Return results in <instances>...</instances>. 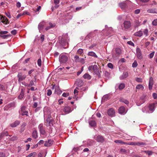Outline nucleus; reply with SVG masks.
<instances>
[{
  "mask_svg": "<svg viewBox=\"0 0 157 157\" xmlns=\"http://www.w3.org/2000/svg\"><path fill=\"white\" fill-rule=\"evenodd\" d=\"M44 118H47L45 123H48L51 118L50 109L47 107H44Z\"/></svg>",
  "mask_w": 157,
  "mask_h": 157,
  "instance_id": "f257e3e1",
  "label": "nucleus"
},
{
  "mask_svg": "<svg viewBox=\"0 0 157 157\" xmlns=\"http://www.w3.org/2000/svg\"><path fill=\"white\" fill-rule=\"evenodd\" d=\"M132 24L130 21H125L121 25L122 29L124 30L128 29L130 28Z\"/></svg>",
  "mask_w": 157,
  "mask_h": 157,
  "instance_id": "f03ea898",
  "label": "nucleus"
},
{
  "mask_svg": "<svg viewBox=\"0 0 157 157\" xmlns=\"http://www.w3.org/2000/svg\"><path fill=\"white\" fill-rule=\"evenodd\" d=\"M131 2L129 1H126L119 4V6L122 9L124 10L131 4Z\"/></svg>",
  "mask_w": 157,
  "mask_h": 157,
  "instance_id": "7ed1b4c3",
  "label": "nucleus"
},
{
  "mask_svg": "<svg viewBox=\"0 0 157 157\" xmlns=\"http://www.w3.org/2000/svg\"><path fill=\"white\" fill-rule=\"evenodd\" d=\"M121 54V49L119 48H116L113 53L112 56L113 58L116 59L119 57Z\"/></svg>",
  "mask_w": 157,
  "mask_h": 157,
  "instance_id": "20e7f679",
  "label": "nucleus"
},
{
  "mask_svg": "<svg viewBox=\"0 0 157 157\" xmlns=\"http://www.w3.org/2000/svg\"><path fill=\"white\" fill-rule=\"evenodd\" d=\"M68 59L67 57L63 53L61 54L59 56V60L61 63H66Z\"/></svg>",
  "mask_w": 157,
  "mask_h": 157,
  "instance_id": "39448f33",
  "label": "nucleus"
},
{
  "mask_svg": "<svg viewBox=\"0 0 157 157\" xmlns=\"http://www.w3.org/2000/svg\"><path fill=\"white\" fill-rule=\"evenodd\" d=\"M79 82L80 83L81 85L78 84V86L76 87V89L78 90H79L81 91H85L88 89V87L87 86L81 87L83 84V82L82 80L80 81Z\"/></svg>",
  "mask_w": 157,
  "mask_h": 157,
  "instance_id": "423d86ee",
  "label": "nucleus"
},
{
  "mask_svg": "<svg viewBox=\"0 0 157 157\" xmlns=\"http://www.w3.org/2000/svg\"><path fill=\"white\" fill-rule=\"evenodd\" d=\"M68 39L67 38L62 37L61 40V44L63 46L64 48H66L68 45Z\"/></svg>",
  "mask_w": 157,
  "mask_h": 157,
  "instance_id": "0eeeda50",
  "label": "nucleus"
},
{
  "mask_svg": "<svg viewBox=\"0 0 157 157\" xmlns=\"http://www.w3.org/2000/svg\"><path fill=\"white\" fill-rule=\"evenodd\" d=\"M156 106H157V102L150 104L148 107L149 109V113H152L155 110V107Z\"/></svg>",
  "mask_w": 157,
  "mask_h": 157,
  "instance_id": "6e6552de",
  "label": "nucleus"
},
{
  "mask_svg": "<svg viewBox=\"0 0 157 157\" xmlns=\"http://www.w3.org/2000/svg\"><path fill=\"white\" fill-rule=\"evenodd\" d=\"M26 108L25 106H22L21 108V110L19 111V113L22 116H28V112L26 110Z\"/></svg>",
  "mask_w": 157,
  "mask_h": 157,
  "instance_id": "1a4fd4ad",
  "label": "nucleus"
},
{
  "mask_svg": "<svg viewBox=\"0 0 157 157\" xmlns=\"http://www.w3.org/2000/svg\"><path fill=\"white\" fill-rule=\"evenodd\" d=\"M75 61L76 63H80L83 64L85 63V60L83 58H79L78 55H75L74 57Z\"/></svg>",
  "mask_w": 157,
  "mask_h": 157,
  "instance_id": "9d476101",
  "label": "nucleus"
},
{
  "mask_svg": "<svg viewBox=\"0 0 157 157\" xmlns=\"http://www.w3.org/2000/svg\"><path fill=\"white\" fill-rule=\"evenodd\" d=\"M38 129L41 135H44L45 134V131L43 124H41L39 125Z\"/></svg>",
  "mask_w": 157,
  "mask_h": 157,
  "instance_id": "9b49d317",
  "label": "nucleus"
},
{
  "mask_svg": "<svg viewBox=\"0 0 157 157\" xmlns=\"http://www.w3.org/2000/svg\"><path fill=\"white\" fill-rule=\"evenodd\" d=\"M94 139L98 142L99 143H103L104 140L103 137L101 136L98 135L97 136H95Z\"/></svg>",
  "mask_w": 157,
  "mask_h": 157,
  "instance_id": "f8f14e48",
  "label": "nucleus"
},
{
  "mask_svg": "<svg viewBox=\"0 0 157 157\" xmlns=\"http://www.w3.org/2000/svg\"><path fill=\"white\" fill-rule=\"evenodd\" d=\"M108 115L111 117L115 116V112L114 109L113 108H110L108 109L107 111Z\"/></svg>",
  "mask_w": 157,
  "mask_h": 157,
  "instance_id": "ddd939ff",
  "label": "nucleus"
},
{
  "mask_svg": "<svg viewBox=\"0 0 157 157\" xmlns=\"http://www.w3.org/2000/svg\"><path fill=\"white\" fill-rule=\"evenodd\" d=\"M136 52V55L138 58L140 59H141L143 57L140 49L139 48H137Z\"/></svg>",
  "mask_w": 157,
  "mask_h": 157,
  "instance_id": "4468645a",
  "label": "nucleus"
},
{
  "mask_svg": "<svg viewBox=\"0 0 157 157\" xmlns=\"http://www.w3.org/2000/svg\"><path fill=\"white\" fill-rule=\"evenodd\" d=\"M63 110L66 114H67L71 112L72 110L70 107L67 106L63 108Z\"/></svg>",
  "mask_w": 157,
  "mask_h": 157,
  "instance_id": "2eb2a0df",
  "label": "nucleus"
},
{
  "mask_svg": "<svg viewBox=\"0 0 157 157\" xmlns=\"http://www.w3.org/2000/svg\"><path fill=\"white\" fill-rule=\"evenodd\" d=\"M92 70L94 71L95 74L97 75H98L99 74V71L98 68V67L97 65H92Z\"/></svg>",
  "mask_w": 157,
  "mask_h": 157,
  "instance_id": "dca6fc26",
  "label": "nucleus"
},
{
  "mask_svg": "<svg viewBox=\"0 0 157 157\" xmlns=\"http://www.w3.org/2000/svg\"><path fill=\"white\" fill-rule=\"evenodd\" d=\"M2 22L5 24H9V21L7 18L5 16H2L1 18Z\"/></svg>",
  "mask_w": 157,
  "mask_h": 157,
  "instance_id": "f3484780",
  "label": "nucleus"
},
{
  "mask_svg": "<svg viewBox=\"0 0 157 157\" xmlns=\"http://www.w3.org/2000/svg\"><path fill=\"white\" fill-rule=\"evenodd\" d=\"M118 112L120 114H124L126 113L125 108L123 106H121L119 108Z\"/></svg>",
  "mask_w": 157,
  "mask_h": 157,
  "instance_id": "a211bd4d",
  "label": "nucleus"
},
{
  "mask_svg": "<svg viewBox=\"0 0 157 157\" xmlns=\"http://www.w3.org/2000/svg\"><path fill=\"white\" fill-rule=\"evenodd\" d=\"M18 81L20 82L24 80L26 78V75H22L19 74L18 75Z\"/></svg>",
  "mask_w": 157,
  "mask_h": 157,
  "instance_id": "6ab92c4d",
  "label": "nucleus"
},
{
  "mask_svg": "<svg viewBox=\"0 0 157 157\" xmlns=\"http://www.w3.org/2000/svg\"><path fill=\"white\" fill-rule=\"evenodd\" d=\"M44 25L45 23L44 22H40L38 26V28L40 33L41 32Z\"/></svg>",
  "mask_w": 157,
  "mask_h": 157,
  "instance_id": "aec40b11",
  "label": "nucleus"
},
{
  "mask_svg": "<svg viewBox=\"0 0 157 157\" xmlns=\"http://www.w3.org/2000/svg\"><path fill=\"white\" fill-rule=\"evenodd\" d=\"M56 25V24L55 23L52 24L51 22H49V25L47 27L45 28V29L46 30H48L50 29L55 27Z\"/></svg>",
  "mask_w": 157,
  "mask_h": 157,
  "instance_id": "412c9836",
  "label": "nucleus"
},
{
  "mask_svg": "<svg viewBox=\"0 0 157 157\" xmlns=\"http://www.w3.org/2000/svg\"><path fill=\"white\" fill-rule=\"evenodd\" d=\"M153 80L152 77H150L149 80V88L151 90L152 89L153 85Z\"/></svg>",
  "mask_w": 157,
  "mask_h": 157,
  "instance_id": "4be33fe9",
  "label": "nucleus"
},
{
  "mask_svg": "<svg viewBox=\"0 0 157 157\" xmlns=\"http://www.w3.org/2000/svg\"><path fill=\"white\" fill-rule=\"evenodd\" d=\"M143 35V31L142 30H140L138 32L134 33V35L135 36L141 37Z\"/></svg>",
  "mask_w": 157,
  "mask_h": 157,
  "instance_id": "5701e85b",
  "label": "nucleus"
},
{
  "mask_svg": "<svg viewBox=\"0 0 157 157\" xmlns=\"http://www.w3.org/2000/svg\"><path fill=\"white\" fill-rule=\"evenodd\" d=\"M20 123V121H16L13 123L10 124V126L12 127H15L18 125Z\"/></svg>",
  "mask_w": 157,
  "mask_h": 157,
  "instance_id": "b1692460",
  "label": "nucleus"
},
{
  "mask_svg": "<svg viewBox=\"0 0 157 157\" xmlns=\"http://www.w3.org/2000/svg\"><path fill=\"white\" fill-rule=\"evenodd\" d=\"M52 140H48V141H46L44 143V145L45 147H48L51 146L52 144Z\"/></svg>",
  "mask_w": 157,
  "mask_h": 157,
  "instance_id": "393cba45",
  "label": "nucleus"
},
{
  "mask_svg": "<svg viewBox=\"0 0 157 157\" xmlns=\"http://www.w3.org/2000/svg\"><path fill=\"white\" fill-rule=\"evenodd\" d=\"M87 145L88 146H91L95 143L94 140H87Z\"/></svg>",
  "mask_w": 157,
  "mask_h": 157,
  "instance_id": "a878e982",
  "label": "nucleus"
},
{
  "mask_svg": "<svg viewBox=\"0 0 157 157\" xmlns=\"http://www.w3.org/2000/svg\"><path fill=\"white\" fill-rule=\"evenodd\" d=\"M88 55L89 56H91L94 57L95 58L98 57V56L95 54V53L93 52H89Z\"/></svg>",
  "mask_w": 157,
  "mask_h": 157,
  "instance_id": "bb28decb",
  "label": "nucleus"
},
{
  "mask_svg": "<svg viewBox=\"0 0 157 157\" xmlns=\"http://www.w3.org/2000/svg\"><path fill=\"white\" fill-rule=\"evenodd\" d=\"M24 97V92L23 89L21 90V93L18 97V99H22Z\"/></svg>",
  "mask_w": 157,
  "mask_h": 157,
  "instance_id": "cd10ccee",
  "label": "nucleus"
},
{
  "mask_svg": "<svg viewBox=\"0 0 157 157\" xmlns=\"http://www.w3.org/2000/svg\"><path fill=\"white\" fill-rule=\"evenodd\" d=\"M128 73L127 72H124L123 73V75L120 77L121 79H123L128 76Z\"/></svg>",
  "mask_w": 157,
  "mask_h": 157,
  "instance_id": "c85d7f7f",
  "label": "nucleus"
},
{
  "mask_svg": "<svg viewBox=\"0 0 157 157\" xmlns=\"http://www.w3.org/2000/svg\"><path fill=\"white\" fill-rule=\"evenodd\" d=\"M142 110L143 113H149V109L148 106H145L142 109Z\"/></svg>",
  "mask_w": 157,
  "mask_h": 157,
  "instance_id": "c756f323",
  "label": "nucleus"
},
{
  "mask_svg": "<svg viewBox=\"0 0 157 157\" xmlns=\"http://www.w3.org/2000/svg\"><path fill=\"white\" fill-rule=\"evenodd\" d=\"M32 136L34 138L36 139L38 137L37 132L36 130H34L32 133Z\"/></svg>",
  "mask_w": 157,
  "mask_h": 157,
  "instance_id": "7c9ffc66",
  "label": "nucleus"
},
{
  "mask_svg": "<svg viewBox=\"0 0 157 157\" xmlns=\"http://www.w3.org/2000/svg\"><path fill=\"white\" fill-rule=\"evenodd\" d=\"M10 36V35H4V34H1L0 33V36L3 39H6Z\"/></svg>",
  "mask_w": 157,
  "mask_h": 157,
  "instance_id": "2f4dec72",
  "label": "nucleus"
},
{
  "mask_svg": "<svg viewBox=\"0 0 157 157\" xmlns=\"http://www.w3.org/2000/svg\"><path fill=\"white\" fill-rule=\"evenodd\" d=\"M125 84L124 83H121L118 86V88L120 90H121L123 89L125 87Z\"/></svg>",
  "mask_w": 157,
  "mask_h": 157,
  "instance_id": "473e14b6",
  "label": "nucleus"
},
{
  "mask_svg": "<svg viewBox=\"0 0 157 157\" xmlns=\"http://www.w3.org/2000/svg\"><path fill=\"white\" fill-rule=\"evenodd\" d=\"M147 12L149 13H156L157 12L154 9H150L147 10Z\"/></svg>",
  "mask_w": 157,
  "mask_h": 157,
  "instance_id": "72a5a7b5",
  "label": "nucleus"
},
{
  "mask_svg": "<svg viewBox=\"0 0 157 157\" xmlns=\"http://www.w3.org/2000/svg\"><path fill=\"white\" fill-rule=\"evenodd\" d=\"M89 124L91 126H95L96 125V123L94 121H91L89 122Z\"/></svg>",
  "mask_w": 157,
  "mask_h": 157,
  "instance_id": "f704fd0d",
  "label": "nucleus"
},
{
  "mask_svg": "<svg viewBox=\"0 0 157 157\" xmlns=\"http://www.w3.org/2000/svg\"><path fill=\"white\" fill-rule=\"evenodd\" d=\"M26 125V123L24 122L21 126V132H23L25 129V127Z\"/></svg>",
  "mask_w": 157,
  "mask_h": 157,
  "instance_id": "c9c22d12",
  "label": "nucleus"
},
{
  "mask_svg": "<svg viewBox=\"0 0 157 157\" xmlns=\"http://www.w3.org/2000/svg\"><path fill=\"white\" fill-rule=\"evenodd\" d=\"M83 78L85 79H90L91 78V76L88 74L86 73L83 76Z\"/></svg>",
  "mask_w": 157,
  "mask_h": 157,
  "instance_id": "e433bc0d",
  "label": "nucleus"
},
{
  "mask_svg": "<svg viewBox=\"0 0 157 157\" xmlns=\"http://www.w3.org/2000/svg\"><path fill=\"white\" fill-rule=\"evenodd\" d=\"M144 87L141 84H139L136 87V88L137 89H139L141 90H143L144 89Z\"/></svg>",
  "mask_w": 157,
  "mask_h": 157,
  "instance_id": "4c0bfd02",
  "label": "nucleus"
},
{
  "mask_svg": "<svg viewBox=\"0 0 157 157\" xmlns=\"http://www.w3.org/2000/svg\"><path fill=\"white\" fill-rule=\"evenodd\" d=\"M114 142L118 144H126V143L123 142L122 140H115Z\"/></svg>",
  "mask_w": 157,
  "mask_h": 157,
  "instance_id": "58836bf2",
  "label": "nucleus"
},
{
  "mask_svg": "<svg viewBox=\"0 0 157 157\" xmlns=\"http://www.w3.org/2000/svg\"><path fill=\"white\" fill-rule=\"evenodd\" d=\"M37 155V153L36 152H33L30 153L27 156V157H35Z\"/></svg>",
  "mask_w": 157,
  "mask_h": 157,
  "instance_id": "ea45409f",
  "label": "nucleus"
},
{
  "mask_svg": "<svg viewBox=\"0 0 157 157\" xmlns=\"http://www.w3.org/2000/svg\"><path fill=\"white\" fill-rule=\"evenodd\" d=\"M142 30L143 33H144V35H145L146 36H147L148 35V30L147 29H145Z\"/></svg>",
  "mask_w": 157,
  "mask_h": 157,
  "instance_id": "a19ab883",
  "label": "nucleus"
},
{
  "mask_svg": "<svg viewBox=\"0 0 157 157\" xmlns=\"http://www.w3.org/2000/svg\"><path fill=\"white\" fill-rule=\"evenodd\" d=\"M4 135H5L6 136H9L8 134L7 133V132H3L2 133L0 136V139H1Z\"/></svg>",
  "mask_w": 157,
  "mask_h": 157,
  "instance_id": "79ce46f5",
  "label": "nucleus"
},
{
  "mask_svg": "<svg viewBox=\"0 0 157 157\" xmlns=\"http://www.w3.org/2000/svg\"><path fill=\"white\" fill-rule=\"evenodd\" d=\"M78 90L77 89H76V88L74 90V94H75V96H74V97H76L78 95Z\"/></svg>",
  "mask_w": 157,
  "mask_h": 157,
  "instance_id": "37998d69",
  "label": "nucleus"
},
{
  "mask_svg": "<svg viewBox=\"0 0 157 157\" xmlns=\"http://www.w3.org/2000/svg\"><path fill=\"white\" fill-rule=\"evenodd\" d=\"M144 152L149 156L151 155L153 153L152 152L150 151H144Z\"/></svg>",
  "mask_w": 157,
  "mask_h": 157,
  "instance_id": "c03bdc74",
  "label": "nucleus"
},
{
  "mask_svg": "<svg viewBox=\"0 0 157 157\" xmlns=\"http://www.w3.org/2000/svg\"><path fill=\"white\" fill-rule=\"evenodd\" d=\"M54 122V121L52 119H51L50 120H49V121L48 123V124L50 126H51L53 125V124Z\"/></svg>",
  "mask_w": 157,
  "mask_h": 157,
  "instance_id": "a18cd8bd",
  "label": "nucleus"
},
{
  "mask_svg": "<svg viewBox=\"0 0 157 157\" xmlns=\"http://www.w3.org/2000/svg\"><path fill=\"white\" fill-rule=\"evenodd\" d=\"M109 96L108 95H106L103 96L102 98V100L104 101L107 100L108 99Z\"/></svg>",
  "mask_w": 157,
  "mask_h": 157,
  "instance_id": "49530a36",
  "label": "nucleus"
},
{
  "mask_svg": "<svg viewBox=\"0 0 157 157\" xmlns=\"http://www.w3.org/2000/svg\"><path fill=\"white\" fill-rule=\"evenodd\" d=\"M137 65L138 64L136 61L135 60L132 64V67L134 68L136 67L137 66Z\"/></svg>",
  "mask_w": 157,
  "mask_h": 157,
  "instance_id": "de8ad7c7",
  "label": "nucleus"
},
{
  "mask_svg": "<svg viewBox=\"0 0 157 157\" xmlns=\"http://www.w3.org/2000/svg\"><path fill=\"white\" fill-rule=\"evenodd\" d=\"M47 92V95L48 96H50V95H51V94H52V91H51V90L50 89H48L47 90V91H46Z\"/></svg>",
  "mask_w": 157,
  "mask_h": 157,
  "instance_id": "09e8293b",
  "label": "nucleus"
},
{
  "mask_svg": "<svg viewBox=\"0 0 157 157\" xmlns=\"http://www.w3.org/2000/svg\"><path fill=\"white\" fill-rule=\"evenodd\" d=\"M38 65L40 67L41 65V60L40 58L39 59L37 62Z\"/></svg>",
  "mask_w": 157,
  "mask_h": 157,
  "instance_id": "8fccbe9b",
  "label": "nucleus"
},
{
  "mask_svg": "<svg viewBox=\"0 0 157 157\" xmlns=\"http://www.w3.org/2000/svg\"><path fill=\"white\" fill-rule=\"evenodd\" d=\"M57 91V93L58 94H60L62 93L61 91L59 89L58 87H56L55 88V91L56 92Z\"/></svg>",
  "mask_w": 157,
  "mask_h": 157,
  "instance_id": "3c124183",
  "label": "nucleus"
},
{
  "mask_svg": "<svg viewBox=\"0 0 157 157\" xmlns=\"http://www.w3.org/2000/svg\"><path fill=\"white\" fill-rule=\"evenodd\" d=\"M107 66L108 67L111 69H113V66L111 63H108L107 64Z\"/></svg>",
  "mask_w": 157,
  "mask_h": 157,
  "instance_id": "603ef678",
  "label": "nucleus"
},
{
  "mask_svg": "<svg viewBox=\"0 0 157 157\" xmlns=\"http://www.w3.org/2000/svg\"><path fill=\"white\" fill-rule=\"evenodd\" d=\"M136 145H138V146L143 145V146H144V145H145V143H143V142H136Z\"/></svg>",
  "mask_w": 157,
  "mask_h": 157,
  "instance_id": "864d4df0",
  "label": "nucleus"
},
{
  "mask_svg": "<svg viewBox=\"0 0 157 157\" xmlns=\"http://www.w3.org/2000/svg\"><path fill=\"white\" fill-rule=\"evenodd\" d=\"M155 54V52H153L150 54H149V55H148V57L150 58L151 59L154 56V55Z\"/></svg>",
  "mask_w": 157,
  "mask_h": 157,
  "instance_id": "5fc2aeb1",
  "label": "nucleus"
},
{
  "mask_svg": "<svg viewBox=\"0 0 157 157\" xmlns=\"http://www.w3.org/2000/svg\"><path fill=\"white\" fill-rule=\"evenodd\" d=\"M121 101L123 102H124L126 105H128L129 103V102L128 101L124 99L121 100Z\"/></svg>",
  "mask_w": 157,
  "mask_h": 157,
  "instance_id": "6e6d98bb",
  "label": "nucleus"
},
{
  "mask_svg": "<svg viewBox=\"0 0 157 157\" xmlns=\"http://www.w3.org/2000/svg\"><path fill=\"white\" fill-rule=\"evenodd\" d=\"M83 52V50L82 49L80 48L77 51V53L79 54H81Z\"/></svg>",
  "mask_w": 157,
  "mask_h": 157,
  "instance_id": "4d7b16f0",
  "label": "nucleus"
},
{
  "mask_svg": "<svg viewBox=\"0 0 157 157\" xmlns=\"http://www.w3.org/2000/svg\"><path fill=\"white\" fill-rule=\"evenodd\" d=\"M136 80L137 82H142V80L141 78H136Z\"/></svg>",
  "mask_w": 157,
  "mask_h": 157,
  "instance_id": "13d9d810",
  "label": "nucleus"
},
{
  "mask_svg": "<svg viewBox=\"0 0 157 157\" xmlns=\"http://www.w3.org/2000/svg\"><path fill=\"white\" fill-rule=\"evenodd\" d=\"M120 152L122 154H124L126 153V151L125 149H121L120 150Z\"/></svg>",
  "mask_w": 157,
  "mask_h": 157,
  "instance_id": "bf43d9fd",
  "label": "nucleus"
},
{
  "mask_svg": "<svg viewBox=\"0 0 157 157\" xmlns=\"http://www.w3.org/2000/svg\"><path fill=\"white\" fill-rule=\"evenodd\" d=\"M34 84V83L33 81L31 80L29 83V84H28L29 85V87H30L33 85Z\"/></svg>",
  "mask_w": 157,
  "mask_h": 157,
  "instance_id": "052dcab7",
  "label": "nucleus"
},
{
  "mask_svg": "<svg viewBox=\"0 0 157 157\" xmlns=\"http://www.w3.org/2000/svg\"><path fill=\"white\" fill-rule=\"evenodd\" d=\"M127 44L130 45H131L132 46H134V44L131 41H128L127 42Z\"/></svg>",
  "mask_w": 157,
  "mask_h": 157,
  "instance_id": "680f3d73",
  "label": "nucleus"
},
{
  "mask_svg": "<svg viewBox=\"0 0 157 157\" xmlns=\"http://www.w3.org/2000/svg\"><path fill=\"white\" fill-rule=\"evenodd\" d=\"M152 24L154 25H157V19H155L153 21Z\"/></svg>",
  "mask_w": 157,
  "mask_h": 157,
  "instance_id": "e2e57ef3",
  "label": "nucleus"
},
{
  "mask_svg": "<svg viewBox=\"0 0 157 157\" xmlns=\"http://www.w3.org/2000/svg\"><path fill=\"white\" fill-rule=\"evenodd\" d=\"M40 39L42 42L43 41L44 39V35L41 34Z\"/></svg>",
  "mask_w": 157,
  "mask_h": 157,
  "instance_id": "0e129e2a",
  "label": "nucleus"
},
{
  "mask_svg": "<svg viewBox=\"0 0 157 157\" xmlns=\"http://www.w3.org/2000/svg\"><path fill=\"white\" fill-rule=\"evenodd\" d=\"M69 95V93H64L62 94V96L64 97H66Z\"/></svg>",
  "mask_w": 157,
  "mask_h": 157,
  "instance_id": "69168bd1",
  "label": "nucleus"
},
{
  "mask_svg": "<svg viewBox=\"0 0 157 157\" xmlns=\"http://www.w3.org/2000/svg\"><path fill=\"white\" fill-rule=\"evenodd\" d=\"M152 96L154 99L157 98V94L155 93H153L152 94Z\"/></svg>",
  "mask_w": 157,
  "mask_h": 157,
  "instance_id": "338daca9",
  "label": "nucleus"
},
{
  "mask_svg": "<svg viewBox=\"0 0 157 157\" xmlns=\"http://www.w3.org/2000/svg\"><path fill=\"white\" fill-rule=\"evenodd\" d=\"M0 157H5V154L3 152H0Z\"/></svg>",
  "mask_w": 157,
  "mask_h": 157,
  "instance_id": "774afa93",
  "label": "nucleus"
}]
</instances>
